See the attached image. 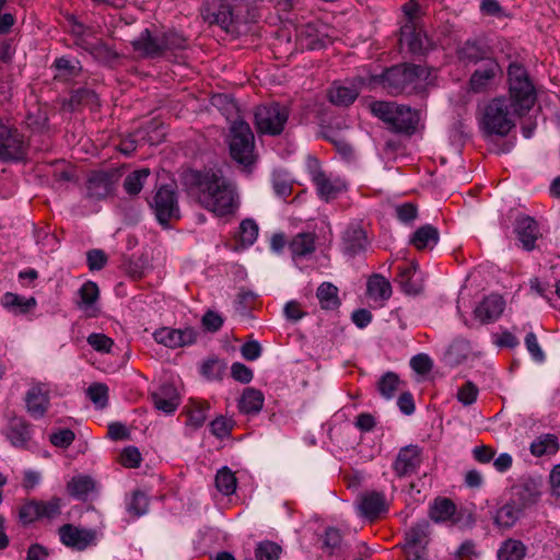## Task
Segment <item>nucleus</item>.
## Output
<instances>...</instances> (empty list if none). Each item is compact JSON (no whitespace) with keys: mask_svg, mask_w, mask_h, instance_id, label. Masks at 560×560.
Segmentation results:
<instances>
[{"mask_svg":"<svg viewBox=\"0 0 560 560\" xmlns=\"http://www.w3.org/2000/svg\"><path fill=\"white\" fill-rule=\"evenodd\" d=\"M150 170L143 167L129 173L124 180V189L129 196H137L143 188L145 180L150 176Z\"/></svg>","mask_w":560,"mask_h":560,"instance_id":"40","label":"nucleus"},{"mask_svg":"<svg viewBox=\"0 0 560 560\" xmlns=\"http://www.w3.org/2000/svg\"><path fill=\"white\" fill-rule=\"evenodd\" d=\"M187 408V421L186 424L198 429L203 425L207 419V410L209 409V404L206 401H195L191 400Z\"/></svg>","mask_w":560,"mask_h":560,"instance_id":"42","label":"nucleus"},{"mask_svg":"<svg viewBox=\"0 0 560 560\" xmlns=\"http://www.w3.org/2000/svg\"><path fill=\"white\" fill-rule=\"evenodd\" d=\"M312 180L316 186L319 198L325 201L336 199L340 192L346 190V185L341 180H331L320 170L313 173Z\"/></svg>","mask_w":560,"mask_h":560,"instance_id":"27","label":"nucleus"},{"mask_svg":"<svg viewBox=\"0 0 560 560\" xmlns=\"http://www.w3.org/2000/svg\"><path fill=\"white\" fill-rule=\"evenodd\" d=\"M240 240L243 245H252L258 235V225L252 219H245L240 224Z\"/></svg>","mask_w":560,"mask_h":560,"instance_id":"53","label":"nucleus"},{"mask_svg":"<svg viewBox=\"0 0 560 560\" xmlns=\"http://www.w3.org/2000/svg\"><path fill=\"white\" fill-rule=\"evenodd\" d=\"M410 366L418 374L424 375L432 370L433 364L428 354L419 353L411 358Z\"/></svg>","mask_w":560,"mask_h":560,"instance_id":"64","label":"nucleus"},{"mask_svg":"<svg viewBox=\"0 0 560 560\" xmlns=\"http://www.w3.org/2000/svg\"><path fill=\"white\" fill-rule=\"evenodd\" d=\"M108 261L103 249H91L86 253V262L91 271L102 270Z\"/></svg>","mask_w":560,"mask_h":560,"instance_id":"58","label":"nucleus"},{"mask_svg":"<svg viewBox=\"0 0 560 560\" xmlns=\"http://www.w3.org/2000/svg\"><path fill=\"white\" fill-rule=\"evenodd\" d=\"M114 174L104 171H94L86 180V191L90 199L106 198L113 189Z\"/></svg>","mask_w":560,"mask_h":560,"instance_id":"26","label":"nucleus"},{"mask_svg":"<svg viewBox=\"0 0 560 560\" xmlns=\"http://www.w3.org/2000/svg\"><path fill=\"white\" fill-rule=\"evenodd\" d=\"M541 495V480L533 477H522L511 488V500L525 510L536 504Z\"/></svg>","mask_w":560,"mask_h":560,"instance_id":"15","label":"nucleus"},{"mask_svg":"<svg viewBox=\"0 0 560 560\" xmlns=\"http://www.w3.org/2000/svg\"><path fill=\"white\" fill-rule=\"evenodd\" d=\"M255 0H207L201 15L209 24L231 32L234 24L246 22Z\"/></svg>","mask_w":560,"mask_h":560,"instance_id":"4","label":"nucleus"},{"mask_svg":"<svg viewBox=\"0 0 560 560\" xmlns=\"http://www.w3.org/2000/svg\"><path fill=\"white\" fill-rule=\"evenodd\" d=\"M151 401L153 406L164 413H173L178 405L179 398L176 395V390L171 385H164L151 395Z\"/></svg>","mask_w":560,"mask_h":560,"instance_id":"30","label":"nucleus"},{"mask_svg":"<svg viewBox=\"0 0 560 560\" xmlns=\"http://www.w3.org/2000/svg\"><path fill=\"white\" fill-rule=\"evenodd\" d=\"M88 396L98 408H104L108 402V387L103 383H93L88 388Z\"/></svg>","mask_w":560,"mask_h":560,"instance_id":"52","label":"nucleus"},{"mask_svg":"<svg viewBox=\"0 0 560 560\" xmlns=\"http://www.w3.org/2000/svg\"><path fill=\"white\" fill-rule=\"evenodd\" d=\"M429 528V522L427 520H421L405 533L402 549L407 560H427Z\"/></svg>","mask_w":560,"mask_h":560,"instance_id":"11","label":"nucleus"},{"mask_svg":"<svg viewBox=\"0 0 560 560\" xmlns=\"http://www.w3.org/2000/svg\"><path fill=\"white\" fill-rule=\"evenodd\" d=\"M149 205L153 210L156 220L163 226H168L172 220L180 218L177 190L174 185H162L149 200Z\"/></svg>","mask_w":560,"mask_h":560,"instance_id":"9","label":"nucleus"},{"mask_svg":"<svg viewBox=\"0 0 560 560\" xmlns=\"http://www.w3.org/2000/svg\"><path fill=\"white\" fill-rule=\"evenodd\" d=\"M510 104L504 97L491 100L485 107L482 126L488 135L505 137L515 127L509 110Z\"/></svg>","mask_w":560,"mask_h":560,"instance_id":"8","label":"nucleus"},{"mask_svg":"<svg viewBox=\"0 0 560 560\" xmlns=\"http://www.w3.org/2000/svg\"><path fill=\"white\" fill-rule=\"evenodd\" d=\"M341 540L342 537L339 529L334 527L327 528L323 538V549H325L328 555H332L340 548Z\"/></svg>","mask_w":560,"mask_h":560,"instance_id":"56","label":"nucleus"},{"mask_svg":"<svg viewBox=\"0 0 560 560\" xmlns=\"http://www.w3.org/2000/svg\"><path fill=\"white\" fill-rule=\"evenodd\" d=\"M400 42L405 43L413 55L424 54L430 46L427 34L411 22H406L400 27Z\"/></svg>","mask_w":560,"mask_h":560,"instance_id":"25","label":"nucleus"},{"mask_svg":"<svg viewBox=\"0 0 560 560\" xmlns=\"http://www.w3.org/2000/svg\"><path fill=\"white\" fill-rule=\"evenodd\" d=\"M368 293L373 298L388 300L392 295V285L382 275L374 273L368 280Z\"/></svg>","mask_w":560,"mask_h":560,"instance_id":"41","label":"nucleus"},{"mask_svg":"<svg viewBox=\"0 0 560 560\" xmlns=\"http://www.w3.org/2000/svg\"><path fill=\"white\" fill-rule=\"evenodd\" d=\"M503 75V70L497 58L488 59L479 65L468 80L469 91L472 93H485L489 91L498 79Z\"/></svg>","mask_w":560,"mask_h":560,"instance_id":"13","label":"nucleus"},{"mask_svg":"<svg viewBox=\"0 0 560 560\" xmlns=\"http://www.w3.org/2000/svg\"><path fill=\"white\" fill-rule=\"evenodd\" d=\"M505 308V301L500 294H490L482 299L475 307L474 316L486 325L495 322L502 315Z\"/></svg>","mask_w":560,"mask_h":560,"instance_id":"23","label":"nucleus"},{"mask_svg":"<svg viewBox=\"0 0 560 560\" xmlns=\"http://www.w3.org/2000/svg\"><path fill=\"white\" fill-rule=\"evenodd\" d=\"M416 265L398 267V282L402 289V291L409 295H417L421 292V284L415 282L412 280V276L416 272Z\"/></svg>","mask_w":560,"mask_h":560,"instance_id":"44","label":"nucleus"},{"mask_svg":"<svg viewBox=\"0 0 560 560\" xmlns=\"http://www.w3.org/2000/svg\"><path fill=\"white\" fill-rule=\"evenodd\" d=\"M93 489L94 482L86 476L72 478L68 483L69 493L77 499H85Z\"/></svg>","mask_w":560,"mask_h":560,"instance_id":"49","label":"nucleus"},{"mask_svg":"<svg viewBox=\"0 0 560 560\" xmlns=\"http://www.w3.org/2000/svg\"><path fill=\"white\" fill-rule=\"evenodd\" d=\"M427 70L415 63H399L386 68L381 74L371 75L368 81L358 78L359 85L366 84L370 90L381 88L390 96L418 94L423 91L421 79H427Z\"/></svg>","mask_w":560,"mask_h":560,"instance_id":"2","label":"nucleus"},{"mask_svg":"<svg viewBox=\"0 0 560 560\" xmlns=\"http://www.w3.org/2000/svg\"><path fill=\"white\" fill-rule=\"evenodd\" d=\"M162 57L167 54L174 55L177 51L185 50L188 47V39L174 30H168L161 34Z\"/></svg>","mask_w":560,"mask_h":560,"instance_id":"36","label":"nucleus"},{"mask_svg":"<svg viewBox=\"0 0 560 560\" xmlns=\"http://www.w3.org/2000/svg\"><path fill=\"white\" fill-rule=\"evenodd\" d=\"M79 295H80L79 306L81 308L89 307V306L93 305L97 301L98 295H100V290H98L97 284L93 281H86L80 288Z\"/></svg>","mask_w":560,"mask_h":560,"instance_id":"51","label":"nucleus"},{"mask_svg":"<svg viewBox=\"0 0 560 560\" xmlns=\"http://www.w3.org/2000/svg\"><path fill=\"white\" fill-rule=\"evenodd\" d=\"M316 235L311 232L296 234L289 243V249L293 258H304L315 252Z\"/></svg>","mask_w":560,"mask_h":560,"instance_id":"31","label":"nucleus"},{"mask_svg":"<svg viewBox=\"0 0 560 560\" xmlns=\"http://www.w3.org/2000/svg\"><path fill=\"white\" fill-rule=\"evenodd\" d=\"M27 153L24 136L14 127L0 120V160L21 161Z\"/></svg>","mask_w":560,"mask_h":560,"instance_id":"10","label":"nucleus"},{"mask_svg":"<svg viewBox=\"0 0 560 560\" xmlns=\"http://www.w3.org/2000/svg\"><path fill=\"white\" fill-rule=\"evenodd\" d=\"M456 510V505L451 499L438 497L430 505L429 516L435 523H444L452 520Z\"/></svg>","mask_w":560,"mask_h":560,"instance_id":"32","label":"nucleus"},{"mask_svg":"<svg viewBox=\"0 0 560 560\" xmlns=\"http://www.w3.org/2000/svg\"><path fill=\"white\" fill-rule=\"evenodd\" d=\"M148 506L149 500L147 495L143 492L136 491L127 505V510L132 516L139 517L147 513Z\"/></svg>","mask_w":560,"mask_h":560,"instance_id":"54","label":"nucleus"},{"mask_svg":"<svg viewBox=\"0 0 560 560\" xmlns=\"http://www.w3.org/2000/svg\"><path fill=\"white\" fill-rule=\"evenodd\" d=\"M514 232L522 247L527 252L533 250L536 247V241L542 236L538 222L526 214L516 218Z\"/></svg>","mask_w":560,"mask_h":560,"instance_id":"20","label":"nucleus"},{"mask_svg":"<svg viewBox=\"0 0 560 560\" xmlns=\"http://www.w3.org/2000/svg\"><path fill=\"white\" fill-rule=\"evenodd\" d=\"M82 47L100 60L112 61L119 57L114 48L102 40L94 44H82Z\"/></svg>","mask_w":560,"mask_h":560,"instance_id":"48","label":"nucleus"},{"mask_svg":"<svg viewBox=\"0 0 560 560\" xmlns=\"http://www.w3.org/2000/svg\"><path fill=\"white\" fill-rule=\"evenodd\" d=\"M154 340L168 348H178L196 342L197 332L191 327L175 329L163 327L153 334Z\"/></svg>","mask_w":560,"mask_h":560,"instance_id":"19","label":"nucleus"},{"mask_svg":"<svg viewBox=\"0 0 560 560\" xmlns=\"http://www.w3.org/2000/svg\"><path fill=\"white\" fill-rule=\"evenodd\" d=\"M264 394L256 388L247 387L238 401V409L246 415L258 413L264 406Z\"/></svg>","mask_w":560,"mask_h":560,"instance_id":"33","label":"nucleus"},{"mask_svg":"<svg viewBox=\"0 0 560 560\" xmlns=\"http://www.w3.org/2000/svg\"><path fill=\"white\" fill-rule=\"evenodd\" d=\"M185 185L201 207L218 215L231 214L237 208L235 189L220 170L189 171Z\"/></svg>","mask_w":560,"mask_h":560,"instance_id":"1","label":"nucleus"},{"mask_svg":"<svg viewBox=\"0 0 560 560\" xmlns=\"http://www.w3.org/2000/svg\"><path fill=\"white\" fill-rule=\"evenodd\" d=\"M387 510L388 504L383 491H365L360 495L359 511L365 518L374 521Z\"/></svg>","mask_w":560,"mask_h":560,"instance_id":"22","label":"nucleus"},{"mask_svg":"<svg viewBox=\"0 0 560 560\" xmlns=\"http://www.w3.org/2000/svg\"><path fill=\"white\" fill-rule=\"evenodd\" d=\"M60 541L72 549L82 551L91 546L96 538L92 529L79 528L72 524H65L58 529Z\"/></svg>","mask_w":560,"mask_h":560,"instance_id":"18","label":"nucleus"},{"mask_svg":"<svg viewBox=\"0 0 560 560\" xmlns=\"http://www.w3.org/2000/svg\"><path fill=\"white\" fill-rule=\"evenodd\" d=\"M456 55L465 66H479L495 58L492 48L479 39H467L457 48Z\"/></svg>","mask_w":560,"mask_h":560,"instance_id":"16","label":"nucleus"},{"mask_svg":"<svg viewBox=\"0 0 560 560\" xmlns=\"http://www.w3.org/2000/svg\"><path fill=\"white\" fill-rule=\"evenodd\" d=\"M281 553V547L270 540L261 541L255 549L257 560H278Z\"/></svg>","mask_w":560,"mask_h":560,"instance_id":"50","label":"nucleus"},{"mask_svg":"<svg viewBox=\"0 0 560 560\" xmlns=\"http://www.w3.org/2000/svg\"><path fill=\"white\" fill-rule=\"evenodd\" d=\"M371 113L395 132L411 136L417 130L419 112L396 102L374 101L369 105Z\"/></svg>","mask_w":560,"mask_h":560,"instance_id":"3","label":"nucleus"},{"mask_svg":"<svg viewBox=\"0 0 560 560\" xmlns=\"http://www.w3.org/2000/svg\"><path fill=\"white\" fill-rule=\"evenodd\" d=\"M2 305L5 308L19 310L20 313L25 314L36 305V300L35 298L25 299L15 293L7 292L2 298Z\"/></svg>","mask_w":560,"mask_h":560,"instance_id":"45","label":"nucleus"},{"mask_svg":"<svg viewBox=\"0 0 560 560\" xmlns=\"http://www.w3.org/2000/svg\"><path fill=\"white\" fill-rule=\"evenodd\" d=\"M231 158L244 166L255 163V137L250 126L243 119H235L229 133Z\"/></svg>","mask_w":560,"mask_h":560,"instance_id":"6","label":"nucleus"},{"mask_svg":"<svg viewBox=\"0 0 560 560\" xmlns=\"http://www.w3.org/2000/svg\"><path fill=\"white\" fill-rule=\"evenodd\" d=\"M400 380L394 372H386L377 382V389L385 399H392L400 389Z\"/></svg>","mask_w":560,"mask_h":560,"instance_id":"46","label":"nucleus"},{"mask_svg":"<svg viewBox=\"0 0 560 560\" xmlns=\"http://www.w3.org/2000/svg\"><path fill=\"white\" fill-rule=\"evenodd\" d=\"M120 463L125 467L136 468L139 467L141 463V454L139 450L135 446H128L124 448L120 455Z\"/></svg>","mask_w":560,"mask_h":560,"instance_id":"63","label":"nucleus"},{"mask_svg":"<svg viewBox=\"0 0 560 560\" xmlns=\"http://www.w3.org/2000/svg\"><path fill=\"white\" fill-rule=\"evenodd\" d=\"M522 511L523 510L510 499L508 503L497 511L494 523L500 527L510 528L518 520Z\"/></svg>","mask_w":560,"mask_h":560,"instance_id":"39","label":"nucleus"},{"mask_svg":"<svg viewBox=\"0 0 560 560\" xmlns=\"http://www.w3.org/2000/svg\"><path fill=\"white\" fill-rule=\"evenodd\" d=\"M62 106L71 112L78 110L83 106L97 108L100 106V100L93 90L80 88L71 91L69 100L65 101Z\"/></svg>","mask_w":560,"mask_h":560,"instance_id":"29","label":"nucleus"},{"mask_svg":"<svg viewBox=\"0 0 560 560\" xmlns=\"http://www.w3.org/2000/svg\"><path fill=\"white\" fill-rule=\"evenodd\" d=\"M395 213L402 223H410L417 218L418 209L415 203L405 202L395 208Z\"/></svg>","mask_w":560,"mask_h":560,"instance_id":"62","label":"nucleus"},{"mask_svg":"<svg viewBox=\"0 0 560 560\" xmlns=\"http://www.w3.org/2000/svg\"><path fill=\"white\" fill-rule=\"evenodd\" d=\"M316 296L320 307L324 310H335L340 305L338 298V288L329 282H324L317 288Z\"/></svg>","mask_w":560,"mask_h":560,"instance_id":"38","label":"nucleus"},{"mask_svg":"<svg viewBox=\"0 0 560 560\" xmlns=\"http://www.w3.org/2000/svg\"><path fill=\"white\" fill-rule=\"evenodd\" d=\"M290 117V108L285 104L271 102L255 108L254 124L260 135L279 136L283 132Z\"/></svg>","mask_w":560,"mask_h":560,"instance_id":"7","label":"nucleus"},{"mask_svg":"<svg viewBox=\"0 0 560 560\" xmlns=\"http://www.w3.org/2000/svg\"><path fill=\"white\" fill-rule=\"evenodd\" d=\"M526 555V547L520 540L508 539L498 550L499 560H523Z\"/></svg>","mask_w":560,"mask_h":560,"instance_id":"43","label":"nucleus"},{"mask_svg":"<svg viewBox=\"0 0 560 560\" xmlns=\"http://www.w3.org/2000/svg\"><path fill=\"white\" fill-rule=\"evenodd\" d=\"M4 434L12 446L22 450L30 448L32 440L31 423L23 417H10Z\"/></svg>","mask_w":560,"mask_h":560,"instance_id":"21","label":"nucleus"},{"mask_svg":"<svg viewBox=\"0 0 560 560\" xmlns=\"http://www.w3.org/2000/svg\"><path fill=\"white\" fill-rule=\"evenodd\" d=\"M57 70L63 72L69 77H77L80 74L82 67L79 60H70L66 57H60L55 60Z\"/></svg>","mask_w":560,"mask_h":560,"instance_id":"59","label":"nucleus"},{"mask_svg":"<svg viewBox=\"0 0 560 560\" xmlns=\"http://www.w3.org/2000/svg\"><path fill=\"white\" fill-rule=\"evenodd\" d=\"M478 396V388L477 386L468 381L466 382L457 393V399L465 406H469L474 404Z\"/></svg>","mask_w":560,"mask_h":560,"instance_id":"60","label":"nucleus"},{"mask_svg":"<svg viewBox=\"0 0 560 560\" xmlns=\"http://www.w3.org/2000/svg\"><path fill=\"white\" fill-rule=\"evenodd\" d=\"M508 83L510 106L513 108V113L517 116L525 115L536 102V90L526 68L518 62L510 63Z\"/></svg>","mask_w":560,"mask_h":560,"instance_id":"5","label":"nucleus"},{"mask_svg":"<svg viewBox=\"0 0 560 560\" xmlns=\"http://www.w3.org/2000/svg\"><path fill=\"white\" fill-rule=\"evenodd\" d=\"M422 463V451L417 445H408L399 450L393 463V469L398 478L416 474Z\"/></svg>","mask_w":560,"mask_h":560,"instance_id":"17","label":"nucleus"},{"mask_svg":"<svg viewBox=\"0 0 560 560\" xmlns=\"http://www.w3.org/2000/svg\"><path fill=\"white\" fill-rule=\"evenodd\" d=\"M25 409L33 419H42L50 407V386L44 382H33L24 396Z\"/></svg>","mask_w":560,"mask_h":560,"instance_id":"14","label":"nucleus"},{"mask_svg":"<svg viewBox=\"0 0 560 560\" xmlns=\"http://www.w3.org/2000/svg\"><path fill=\"white\" fill-rule=\"evenodd\" d=\"M343 250L349 256H355L366 249L369 244L365 231L359 225H350L342 237Z\"/></svg>","mask_w":560,"mask_h":560,"instance_id":"28","label":"nucleus"},{"mask_svg":"<svg viewBox=\"0 0 560 560\" xmlns=\"http://www.w3.org/2000/svg\"><path fill=\"white\" fill-rule=\"evenodd\" d=\"M359 93V86H345L334 84L328 90V98L334 105L347 107L357 100Z\"/></svg>","mask_w":560,"mask_h":560,"instance_id":"34","label":"nucleus"},{"mask_svg":"<svg viewBox=\"0 0 560 560\" xmlns=\"http://www.w3.org/2000/svg\"><path fill=\"white\" fill-rule=\"evenodd\" d=\"M88 343L98 352L108 353L114 345L112 338L104 334L93 332L88 337Z\"/></svg>","mask_w":560,"mask_h":560,"instance_id":"57","label":"nucleus"},{"mask_svg":"<svg viewBox=\"0 0 560 560\" xmlns=\"http://www.w3.org/2000/svg\"><path fill=\"white\" fill-rule=\"evenodd\" d=\"M131 46L141 58L156 59L162 57L161 35L154 36L149 28H144L131 42Z\"/></svg>","mask_w":560,"mask_h":560,"instance_id":"24","label":"nucleus"},{"mask_svg":"<svg viewBox=\"0 0 560 560\" xmlns=\"http://www.w3.org/2000/svg\"><path fill=\"white\" fill-rule=\"evenodd\" d=\"M439 231L431 224L420 226L413 233L410 243L419 250L432 247L439 242Z\"/></svg>","mask_w":560,"mask_h":560,"instance_id":"35","label":"nucleus"},{"mask_svg":"<svg viewBox=\"0 0 560 560\" xmlns=\"http://www.w3.org/2000/svg\"><path fill=\"white\" fill-rule=\"evenodd\" d=\"M74 432L70 429H62L50 434L49 441L57 447L67 448L74 441Z\"/></svg>","mask_w":560,"mask_h":560,"instance_id":"61","label":"nucleus"},{"mask_svg":"<svg viewBox=\"0 0 560 560\" xmlns=\"http://www.w3.org/2000/svg\"><path fill=\"white\" fill-rule=\"evenodd\" d=\"M558 450L559 443L555 434H542L530 444V453L536 457L556 454Z\"/></svg>","mask_w":560,"mask_h":560,"instance_id":"37","label":"nucleus"},{"mask_svg":"<svg viewBox=\"0 0 560 560\" xmlns=\"http://www.w3.org/2000/svg\"><path fill=\"white\" fill-rule=\"evenodd\" d=\"M224 372V364L218 359H209L201 365L202 375L210 380H221Z\"/></svg>","mask_w":560,"mask_h":560,"instance_id":"55","label":"nucleus"},{"mask_svg":"<svg viewBox=\"0 0 560 560\" xmlns=\"http://www.w3.org/2000/svg\"><path fill=\"white\" fill-rule=\"evenodd\" d=\"M237 479L228 467L218 470L215 475V487L224 495L235 492Z\"/></svg>","mask_w":560,"mask_h":560,"instance_id":"47","label":"nucleus"},{"mask_svg":"<svg viewBox=\"0 0 560 560\" xmlns=\"http://www.w3.org/2000/svg\"><path fill=\"white\" fill-rule=\"evenodd\" d=\"M61 500L51 498L48 501L30 500L21 505L19 520L23 525H28L42 518H55L61 511Z\"/></svg>","mask_w":560,"mask_h":560,"instance_id":"12","label":"nucleus"}]
</instances>
